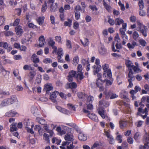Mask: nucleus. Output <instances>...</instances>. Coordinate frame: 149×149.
<instances>
[{"instance_id":"63","label":"nucleus","mask_w":149,"mask_h":149,"mask_svg":"<svg viewBox=\"0 0 149 149\" xmlns=\"http://www.w3.org/2000/svg\"><path fill=\"white\" fill-rule=\"evenodd\" d=\"M104 94L105 95V98L106 99H108L110 96V93L107 90H106L104 92Z\"/></svg>"},{"instance_id":"44","label":"nucleus","mask_w":149,"mask_h":149,"mask_svg":"<svg viewBox=\"0 0 149 149\" xmlns=\"http://www.w3.org/2000/svg\"><path fill=\"white\" fill-rule=\"evenodd\" d=\"M43 139L44 140L47 142H49V136L47 134L45 133L43 134Z\"/></svg>"},{"instance_id":"64","label":"nucleus","mask_w":149,"mask_h":149,"mask_svg":"<svg viewBox=\"0 0 149 149\" xmlns=\"http://www.w3.org/2000/svg\"><path fill=\"white\" fill-rule=\"evenodd\" d=\"M13 33L11 31H8L6 32L4 34L5 36H12L13 35Z\"/></svg>"},{"instance_id":"50","label":"nucleus","mask_w":149,"mask_h":149,"mask_svg":"<svg viewBox=\"0 0 149 149\" xmlns=\"http://www.w3.org/2000/svg\"><path fill=\"white\" fill-rule=\"evenodd\" d=\"M123 136L121 135H118L116 137V140L118 141V142L121 143L122 142V138Z\"/></svg>"},{"instance_id":"34","label":"nucleus","mask_w":149,"mask_h":149,"mask_svg":"<svg viewBox=\"0 0 149 149\" xmlns=\"http://www.w3.org/2000/svg\"><path fill=\"white\" fill-rule=\"evenodd\" d=\"M115 24L116 25H119L124 22L123 20L120 18H116L115 20Z\"/></svg>"},{"instance_id":"54","label":"nucleus","mask_w":149,"mask_h":149,"mask_svg":"<svg viewBox=\"0 0 149 149\" xmlns=\"http://www.w3.org/2000/svg\"><path fill=\"white\" fill-rule=\"evenodd\" d=\"M133 38L135 40L137 39L139 37V34L136 31H134L133 33Z\"/></svg>"},{"instance_id":"1","label":"nucleus","mask_w":149,"mask_h":149,"mask_svg":"<svg viewBox=\"0 0 149 149\" xmlns=\"http://www.w3.org/2000/svg\"><path fill=\"white\" fill-rule=\"evenodd\" d=\"M55 43L51 38H49V40L48 41L49 45L52 47V49H53L52 53L54 54L56 53L58 55L57 59L58 62H63V60L61 59V58L63 56V50L61 48H58L57 50V48L56 46L54 45Z\"/></svg>"},{"instance_id":"39","label":"nucleus","mask_w":149,"mask_h":149,"mask_svg":"<svg viewBox=\"0 0 149 149\" xmlns=\"http://www.w3.org/2000/svg\"><path fill=\"white\" fill-rule=\"evenodd\" d=\"M128 77L129 78H130V79H132V81H134L135 79L134 76H133V71L131 70L128 73Z\"/></svg>"},{"instance_id":"15","label":"nucleus","mask_w":149,"mask_h":149,"mask_svg":"<svg viewBox=\"0 0 149 149\" xmlns=\"http://www.w3.org/2000/svg\"><path fill=\"white\" fill-rule=\"evenodd\" d=\"M49 126L47 124H45L44 125V128L47 133L49 134L50 136L52 137L54 134V132L52 130L49 129Z\"/></svg>"},{"instance_id":"55","label":"nucleus","mask_w":149,"mask_h":149,"mask_svg":"<svg viewBox=\"0 0 149 149\" xmlns=\"http://www.w3.org/2000/svg\"><path fill=\"white\" fill-rule=\"evenodd\" d=\"M125 64L129 68H132L134 66V65L132 64L131 61L129 60H127L126 61Z\"/></svg>"},{"instance_id":"58","label":"nucleus","mask_w":149,"mask_h":149,"mask_svg":"<svg viewBox=\"0 0 149 149\" xmlns=\"http://www.w3.org/2000/svg\"><path fill=\"white\" fill-rule=\"evenodd\" d=\"M139 42L140 45L143 47H144L146 45V42L143 39H141L139 40Z\"/></svg>"},{"instance_id":"17","label":"nucleus","mask_w":149,"mask_h":149,"mask_svg":"<svg viewBox=\"0 0 149 149\" xmlns=\"http://www.w3.org/2000/svg\"><path fill=\"white\" fill-rule=\"evenodd\" d=\"M77 95L78 97L83 101L86 100L87 97V95L82 92L78 93Z\"/></svg>"},{"instance_id":"56","label":"nucleus","mask_w":149,"mask_h":149,"mask_svg":"<svg viewBox=\"0 0 149 149\" xmlns=\"http://www.w3.org/2000/svg\"><path fill=\"white\" fill-rule=\"evenodd\" d=\"M15 89L17 91H23V88L21 85H18L16 86Z\"/></svg>"},{"instance_id":"7","label":"nucleus","mask_w":149,"mask_h":149,"mask_svg":"<svg viewBox=\"0 0 149 149\" xmlns=\"http://www.w3.org/2000/svg\"><path fill=\"white\" fill-rule=\"evenodd\" d=\"M95 63L96 65H94L92 67V68L93 69L94 74L95 75L97 73L101 68V66L100 64V60L99 59L97 58L96 59Z\"/></svg>"},{"instance_id":"27","label":"nucleus","mask_w":149,"mask_h":149,"mask_svg":"<svg viewBox=\"0 0 149 149\" xmlns=\"http://www.w3.org/2000/svg\"><path fill=\"white\" fill-rule=\"evenodd\" d=\"M53 89V87L51 84H47L45 86L44 89L46 91H49Z\"/></svg>"},{"instance_id":"30","label":"nucleus","mask_w":149,"mask_h":149,"mask_svg":"<svg viewBox=\"0 0 149 149\" xmlns=\"http://www.w3.org/2000/svg\"><path fill=\"white\" fill-rule=\"evenodd\" d=\"M45 17L44 16L39 17L36 19V21L39 25H42L44 22Z\"/></svg>"},{"instance_id":"25","label":"nucleus","mask_w":149,"mask_h":149,"mask_svg":"<svg viewBox=\"0 0 149 149\" xmlns=\"http://www.w3.org/2000/svg\"><path fill=\"white\" fill-rule=\"evenodd\" d=\"M144 143L149 142V134L147 132H146L144 134L143 140Z\"/></svg>"},{"instance_id":"13","label":"nucleus","mask_w":149,"mask_h":149,"mask_svg":"<svg viewBox=\"0 0 149 149\" xmlns=\"http://www.w3.org/2000/svg\"><path fill=\"white\" fill-rule=\"evenodd\" d=\"M59 92L56 91H55L52 92L50 96V99L52 101L55 103H56L57 101L56 100V94H58Z\"/></svg>"},{"instance_id":"20","label":"nucleus","mask_w":149,"mask_h":149,"mask_svg":"<svg viewBox=\"0 0 149 149\" xmlns=\"http://www.w3.org/2000/svg\"><path fill=\"white\" fill-rule=\"evenodd\" d=\"M78 137L80 140L83 141H85L87 139V136L82 132L79 134Z\"/></svg>"},{"instance_id":"5","label":"nucleus","mask_w":149,"mask_h":149,"mask_svg":"<svg viewBox=\"0 0 149 149\" xmlns=\"http://www.w3.org/2000/svg\"><path fill=\"white\" fill-rule=\"evenodd\" d=\"M64 138L66 141L62 142V146L68 145L74 140L73 135L71 134H67L65 135Z\"/></svg>"},{"instance_id":"23","label":"nucleus","mask_w":149,"mask_h":149,"mask_svg":"<svg viewBox=\"0 0 149 149\" xmlns=\"http://www.w3.org/2000/svg\"><path fill=\"white\" fill-rule=\"evenodd\" d=\"M99 104L100 106V107L104 106L105 107H107L109 105V102L102 100L100 101Z\"/></svg>"},{"instance_id":"62","label":"nucleus","mask_w":149,"mask_h":149,"mask_svg":"<svg viewBox=\"0 0 149 149\" xmlns=\"http://www.w3.org/2000/svg\"><path fill=\"white\" fill-rule=\"evenodd\" d=\"M20 19H16L14 21L13 24V26H16L19 24Z\"/></svg>"},{"instance_id":"12","label":"nucleus","mask_w":149,"mask_h":149,"mask_svg":"<svg viewBox=\"0 0 149 149\" xmlns=\"http://www.w3.org/2000/svg\"><path fill=\"white\" fill-rule=\"evenodd\" d=\"M103 143L101 142H95L94 143L93 145L91 147V149H94L95 148L97 149L102 148L104 147Z\"/></svg>"},{"instance_id":"24","label":"nucleus","mask_w":149,"mask_h":149,"mask_svg":"<svg viewBox=\"0 0 149 149\" xmlns=\"http://www.w3.org/2000/svg\"><path fill=\"white\" fill-rule=\"evenodd\" d=\"M10 95V93L8 91H5L0 89V98H3L5 95Z\"/></svg>"},{"instance_id":"48","label":"nucleus","mask_w":149,"mask_h":149,"mask_svg":"<svg viewBox=\"0 0 149 149\" xmlns=\"http://www.w3.org/2000/svg\"><path fill=\"white\" fill-rule=\"evenodd\" d=\"M141 101L143 103L146 102L147 103H149V96H148L146 97H143L141 99Z\"/></svg>"},{"instance_id":"14","label":"nucleus","mask_w":149,"mask_h":149,"mask_svg":"<svg viewBox=\"0 0 149 149\" xmlns=\"http://www.w3.org/2000/svg\"><path fill=\"white\" fill-rule=\"evenodd\" d=\"M15 31L16 34L19 36H21L23 33V30L22 27L20 26H18L15 28Z\"/></svg>"},{"instance_id":"10","label":"nucleus","mask_w":149,"mask_h":149,"mask_svg":"<svg viewBox=\"0 0 149 149\" xmlns=\"http://www.w3.org/2000/svg\"><path fill=\"white\" fill-rule=\"evenodd\" d=\"M104 80L102 79H97L96 81V84L97 87L100 88V91H103L104 90V88L103 85L104 83Z\"/></svg>"},{"instance_id":"60","label":"nucleus","mask_w":149,"mask_h":149,"mask_svg":"<svg viewBox=\"0 0 149 149\" xmlns=\"http://www.w3.org/2000/svg\"><path fill=\"white\" fill-rule=\"evenodd\" d=\"M66 44L68 48L69 49H71L72 48L71 42L70 40H67Z\"/></svg>"},{"instance_id":"6","label":"nucleus","mask_w":149,"mask_h":149,"mask_svg":"<svg viewBox=\"0 0 149 149\" xmlns=\"http://www.w3.org/2000/svg\"><path fill=\"white\" fill-rule=\"evenodd\" d=\"M25 125L26 127V130L27 132L32 134L34 133V132L33 131V128L34 126L33 123L29 120H27L25 123Z\"/></svg>"},{"instance_id":"61","label":"nucleus","mask_w":149,"mask_h":149,"mask_svg":"<svg viewBox=\"0 0 149 149\" xmlns=\"http://www.w3.org/2000/svg\"><path fill=\"white\" fill-rule=\"evenodd\" d=\"M37 111L38 109L36 107L33 106L31 107V111L33 114H34Z\"/></svg>"},{"instance_id":"18","label":"nucleus","mask_w":149,"mask_h":149,"mask_svg":"<svg viewBox=\"0 0 149 149\" xmlns=\"http://www.w3.org/2000/svg\"><path fill=\"white\" fill-rule=\"evenodd\" d=\"M39 45L40 47H42L45 43V39L43 36H40L39 39Z\"/></svg>"},{"instance_id":"9","label":"nucleus","mask_w":149,"mask_h":149,"mask_svg":"<svg viewBox=\"0 0 149 149\" xmlns=\"http://www.w3.org/2000/svg\"><path fill=\"white\" fill-rule=\"evenodd\" d=\"M104 134L109 139L108 140L110 143L113 144L114 143V140L113 136L110 134V131L109 130H104Z\"/></svg>"},{"instance_id":"51","label":"nucleus","mask_w":149,"mask_h":149,"mask_svg":"<svg viewBox=\"0 0 149 149\" xmlns=\"http://www.w3.org/2000/svg\"><path fill=\"white\" fill-rule=\"evenodd\" d=\"M81 42L83 46L84 47L88 45L89 44V42L88 41V40L87 39H85L84 42H83V41L81 40Z\"/></svg>"},{"instance_id":"36","label":"nucleus","mask_w":149,"mask_h":149,"mask_svg":"<svg viewBox=\"0 0 149 149\" xmlns=\"http://www.w3.org/2000/svg\"><path fill=\"white\" fill-rule=\"evenodd\" d=\"M36 74V73L35 71H30L28 74V76L31 79H33L34 77Z\"/></svg>"},{"instance_id":"37","label":"nucleus","mask_w":149,"mask_h":149,"mask_svg":"<svg viewBox=\"0 0 149 149\" xmlns=\"http://www.w3.org/2000/svg\"><path fill=\"white\" fill-rule=\"evenodd\" d=\"M144 144V146L140 145L139 149H148L149 148V142H147Z\"/></svg>"},{"instance_id":"42","label":"nucleus","mask_w":149,"mask_h":149,"mask_svg":"<svg viewBox=\"0 0 149 149\" xmlns=\"http://www.w3.org/2000/svg\"><path fill=\"white\" fill-rule=\"evenodd\" d=\"M79 61V58L78 56H75L73 59V64L75 65H77L78 64Z\"/></svg>"},{"instance_id":"43","label":"nucleus","mask_w":149,"mask_h":149,"mask_svg":"<svg viewBox=\"0 0 149 149\" xmlns=\"http://www.w3.org/2000/svg\"><path fill=\"white\" fill-rule=\"evenodd\" d=\"M36 120L37 121L41 124L44 125L45 124V120L41 118L37 117L36 118Z\"/></svg>"},{"instance_id":"26","label":"nucleus","mask_w":149,"mask_h":149,"mask_svg":"<svg viewBox=\"0 0 149 149\" xmlns=\"http://www.w3.org/2000/svg\"><path fill=\"white\" fill-rule=\"evenodd\" d=\"M17 124L16 123H14L11 124L10 126V130L11 132H13L14 131H16L17 129Z\"/></svg>"},{"instance_id":"46","label":"nucleus","mask_w":149,"mask_h":149,"mask_svg":"<svg viewBox=\"0 0 149 149\" xmlns=\"http://www.w3.org/2000/svg\"><path fill=\"white\" fill-rule=\"evenodd\" d=\"M68 108L71 110L72 111H76L75 108L74 106L71 103H68L67 104Z\"/></svg>"},{"instance_id":"33","label":"nucleus","mask_w":149,"mask_h":149,"mask_svg":"<svg viewBox=\"0 0 149 149\" xmlns=\"http://www.w3.org/2000/svg\"><path fill=\"white\" fill-rule=\"evenodd\" d=\"M98 113L103 118H107V116L105 114L104 111L103 110H99L98 111Z\"/></svg>"},{"instance_id":"21","label":"nucleus","mask_w":149,"mask_h":149,"mask_svg":"<svg viewBox=\"0 0 149 149\" xmlns=\"http://www.w3.org/2000/svg\"><path fill=\"white\" fill-rule=\"evenodd\" d=\"M88 116L91 120L95 122H97L98 121L97 116L94 113H89L88 114Z\"/></svg>"},{"instance_id":"8","label":"nucleus","mask_w":149,"mask_h":149,"mask_svg":"<svg viewBox=\"0 0 149 149\" xmlns=\"http://www.w3.org/2000/svg\"><path fill=\"white\" fill-rule=\"evenodd\" d=\"M138 111L137 115H139L143 119L147 118L148 115V111L146 108H145L144 110H143L142 108L139 107L138 109Z\"/></svg>"},{"instance_id":"19","label":"nucleus","mask_w":149,"mask_h":149,"mask_svg":"<svg viewBox=\"0 0 149 149\" xmlns=\"http://www.w3.org/2000/svg\"><path fill=\"white\" fill-rule=\"evenodd\" d=\"M75 77L77 81L79 83H80V81L83 79L84 77L83 73L82 72H77Z\"/></svg>"},{"instance_id":"35","label":"nucleus","mask_w":149,"mask_h":149,"mask_svg":"<svg viewBox=\"0 0 149 149\" xmlns=\"http://www.w3.org/2000/svg\"><path fill=\"white\" fill-rule=\"evenodd\" d=\"M52 141L53 143H55L56 144L59 145L61 143V141L60 139H58L57 137H54L52 139Z\"/></svg>"},{"instance_id":"45","label":"nucleus","mask_w":149,"mask_h":149,"mask_svg":"<svg viewBox=\"0 0 149 149\" xmlns=\"http://www.w3.org/2000/svg\"><path fill=\"white\" fill-rule=\"evenodd\" d=\"M100 53L101 55H104L106 52V50L104 46L101 47L99 50Z\"/></svg>"},{"instance_id":"11","label":"nucleus","mask_w":149,"mask_h":149,"mask_svg":"<svg viewBox=\"0 0 149 149\" xmlns=\"http://www.w3.org/2000/svg\"><path fill=\"white\" fill-rule=\"evenodd\" d=\"M17 115H18V113L16 110L13 109L6 112L5 114V116L6 117H13Z\"/></svg>"},{"instance_id":"29","label":"nucleus","mask_w":149,"mask_h":149,"mask_svg":"<svg viewBox=\"0 0 149 149\" xmlns=\"http://www.w3.org/2000/svg\"><path fill=\"white\" fill-rule=\"evenodd\" d=\"M56 108L58 110L62 113L65 114H68V111L67 110L64 108H62L59 106H56Z\"/></svg>"},{"instance_id":"41","label":"nucleus","mask_w":149,"mask_h":149,"mask_svg":"<svg viewBox=\"0 0 149 149\" xmlns=\"http://www.w3.org/2000/svg\"><path fill=\"white\" fill-rule=\"evenodd\" d=\"M23 69L25 70H33V68H32L31 66V65H25L23 67Z\"/></svg>"},{"instance_id":"3","label":"nucleus","mask_w":149,"mask_h":149,"mask_svg":"<svg viewBox=\"0 0 149 149\" xmlns=\"http://www.w3.org/2000/svg\"><path fill=\"white\" fill-rule=\"evenodd\" d=\"M102 68L104 70L103 75L106 77L107 75V78L110 79L112 77V73L110 69L109 68L108 64H104L102 65Z\"/></svg>"},{"instance_id":"16","label":"nucleus","mask_w":149,"mask_h":149,"mask_svg":"<svg viewBox=\"0 0 149 149\" xmlns=\"http://www.w3.org/2000/svg\"><path fill=\"white\" fill-rule=\"evenodd\" d=\"M0 73L5 77H6L10 74V72L6 70L1 66H0Z\"/></svg>"},{"instance_id":"49","label":"nucleus","mask_w":149,"mask_h":149,"mask_svg":"<svg viewBox=\"0 0 149 149\" xmlns=\"http://www.w3.org/2000/svg\"><path fill=\"white\" fill-rule=\"evenodd\" d=\"M139 9L141 10L143 9L144 7L143 1L142 0H139L138 3Z\"/></svg>"},{"instance_id":"4","label":"nucleus","mask_w":149,"mask_h":149,"mask_svg":"<svg viewBox=\"0 0 149 149\" xmlns=\"http://www.w3.org/2000/svg\"><path fill=\"white\" fill-rule=\"evenodd\" d=\"M9 105L14 104L16 107L19 106V102L18 99L15 95H13L10 97L7 98Z\"/></svg>"},{"instance_id":"53","label":"nucleus","mask_w":149,"mask_h":149,"mask_svg":"<svg viewBox=\"0 0 149 149\" xmlns=\"http://www.w3.org/2000/svg\"><path fill=\"white\" fill-rule=\"evenodd\" d=\"M8 106L5 99L3 100L0 104V108Z\"/></svg>"},{"instance_id":"28","label":"nucleus","mask_w":149,"mask_h":149,"mask_svg":"<svg viewBox=\"0 0 149 149\" xmlns=\"http://www.w3.org/2000/svg\"><path fill=\"white\" fill-rule=\"evenodd\" d=\"M31 59L35 63H37L39 62V58L37 57V56L35 54H33L32 55Z\"/></svg>"},{"instance_id":"57","label":"nucleus","mask_w":149,"mask_h":149,"mask_svg":"<svg viewBox=\"0 0 149 149\" xmlns=\"http://www.w3.org/2000/svg\"><path fill=\"white\" fill-rule=\"evenodd\" d=\"M52 61L50 58H45L43 60V62L46 64L51 63L52 62Z\"/></svg>"},{"instance_id":"2","label":"nucleus","mask_w":149,"mask_h":149,"mask_svg":"<svg viewBox=\"0 0 149 149\" xmlns=\"http://www.w3.org/2000/svg\"><path fill=\"white\" fill-rule=\"evenodd\" d=\"M136 23L137 24V30L141 33L145 37L147 36V31L148 30L147 26L143 25L139 20H137Z\"/></svg>"},{"instance_id":"31","label":"nucleus","mask_w":149,"mask_h":149,"mask_svg":"<svg viewBox=\"0 0 149 149\" xmlns=\"http://www.w3.org/2000/svg\"><path fill=\"white\" fill-rule=\"evenodd\" d=\"M127 122L126 121H120L119 122L120 127L121 129H123L127 126Z\"/></svg>"},{"instance_id":"32","label":"nucleus","mask_w":149,"mask_h":149,"mask_svg":"<svg viewBox=\"0 0 149 149\" xmlns=\"http://www.w3.org/2000/svg\"><path fill=\"white\" fill-rule=\"evenodd\" d=\"M56 130L60 135L64 134L66 133L65 131V130H61V127H57L56 128Z\"/></svg>"},{"instance_id":"40","label":"nucleus","mask_w":149,"mask_h":149,"mask_svg":"<svg viewBox=\"0 0 149 149\" xmlns=\"http://www.w3.org/2000/svg\"><path fill=\"white\" fill-rule=\"evenodd\" d=\"M127 94V93L124 90H122L120 92V97L123 98H125Z\"/></svg>"},{"instance_id":"22","label":"nucleus","mask_w":149,"mask_h":149,"mask_svg":"<svg viewBox=\"0 0 149 149\" xmlns=\"http://www.w3.org/2000/svg\"><path fill=\"white\" fill-rule=\"evenodd\" d=\"M136 43L135 41H133L131 42H129L127 44V46L128 48L130 50L133 49L136 45Z\"/></svg>"},{"instance_id":"59","label":"nucleus","mask_w":149,"mask_h":149,"mask_svg":"<svg viewBox=\"0 0 149 149\" xmlns=\"http://www.w3.org/2000/svg\"><path fill=\"white\" fill-rule=\"evenodd\" d=\"M55 40L59 44H62L61 38L60 36H56L55 37Z\"/></svg>"},{"instance_id":"47","label":"nucleus","mask_w":149,"mask_h":149,"mask_svg":"<svg viewBox=\"0 0 149 149\" xmlns=\"http://www.w3.org/2000/svg\"><path fill=\"white\" fill-rule=\"evenodd\" d=\"M132 68H133L134 71L136 73H137L139 72H141L142 71L139 68V67H136L134 65Z\"/></svg>"},{"instance_id":"52","label":"nucleus","mask_w":149,"mask_h":149,"mask_svg":"<svg viewBox=\"0 0 149 149\" xmlns=\"http://www.w3.org/2000/svg\"><path fill=\"white\" fill-rule=\"evenodd\" d=\"M69 87L71 88H76L77 86V84L74 82L70 83L69 85Z\"/></svg>"},{"instance_id":"38","label":"nucleus","mask_w":149,"mask_h":149,"mask_svg":"<svg viewBox=\"0 0 149 149\" xmlns=\"http://www.w3.org/2000/svg\"><path fill=\"white\" fill-rule=\"evenodd\" d=\"M104 0H103V5L104 7L106 10L110 12L111 10V7L109 5H108L107 3Z\"/></svg>"}]
</instances>
